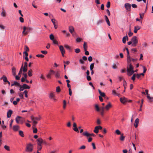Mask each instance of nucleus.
<instances>
[{
  "mask_svg": "<svg viewBox=\"0 0 153 153\" xmlns=\"http://www.w3.org/2000/svg\"><path fill=\"white\" fill-rule=\"evenodd\" d=\"M12 112L13 111L12 110H8L7 113V117L8 118H10L11 117Z\"/></svg>",
  "mask_w": 153,
  "mask_h": 153,
  "instance_id": "obj_16",
  "label": "nucleus"
},
{
  "mask_svg": "<svg viewBox=\"0 0 153 153\" xmlns=\"http://www.w3.org/2000/svg\"><path fill=\"white\" fill-rule=\"evenodd\" d=\"M60 50L61 53L65 52V51L63 48V47L62 45H60L59 46Z\"/></svg>",
  "mask_w": 153,
  "mask_h": 153,
  "instance_id": "obj_22",
  "label": "nucleus"
},
{
  "mask_svg": "<svg viewBox=\"0 0 153 153\" xmlns=\"http://www.w3.org/2000/svg\"><path fill=\"white\" fill-rule=\"evenodd\" d=\"M141 28V27L137 25V26H135L134 27V32L135 33H137V31L138 30H140Z\"/></svg>",
  "mask_w": 153,
  "mask_h": 153,
  "instance_id": "obj_13",
  "label": "nucleus"
},
{
  "mask_svg": "<svg viewBox=\"0 0 153 153\" xmlns=\"http://www.w3.org/2000/svg\"><path fill=\"white\" fill-rule=\"evenodd\" d=\"M65 47L69 51H71V48L70 47V46L68 45H66L65 46Z\"/></svg>",
  "mask_w": 153,
  "mask_h": 153,
  "instance_id": "obj_42",
  "label": "nucleus"
},
{
  "mask_svg": "<svg viewBox=\"0 0 153 153\" xmlns=\"http://www.w3.org/2000/svg\"><path fill=\"white\" fill-rule=\"evenodd\" d=\"M126 40H128V38L127 35L124 36L122 39L123 42L125 44L126 43Z\"/></svg>",
  "mask_w": 153,
  "mask_h": 153,
  "instance_id": "obj_19",
  "label": "nucleus"
},
{
  "mask_svg": "<svg viewBox=\"0 0 153 153\" xmlns=\"http://www.w3.org/2000/svg\"><path fill=\"white\" fill-rule=\"evenodd\" d=\"M110 1H108L107 3V4H106V7L109 8L110 7Z\"/></svg>",
  "mask_w": 153,
  "mask_h": 153,
  "instance_id": "obj_59",
  "label": "nucleus"
},
{
  "mask_svg": "<svg viewBox=\"0 0 153 153\" xmlns=\"http://www.w3.org/2000/svg\"><path fill=\"white\" fill-rule=\"evenodd\" d=\"M125 7L126 9L128 11H130L131 10V5L129 3H126L125 4Z\"/></svg>",
  "mask_w": 153,
  "mask_h": 153,
  "instance_id": "obj_8",
  "label": "nucleus"
},
{
  "mask_svg": "<svg viewBox=\"0 0 153 153\" xmlns=\"http://www.w3.org/2000/svg\"><path fill=\"white\" fill-rule=\"evenodd\" d=\"M28 91L26 90L24 91V92L23 93V95L25 94V97L27 98L28 97L27 95Z\"/></svg>",
  "mask_w": 153,
  "mask_h": 153,
  "instance_id": "obj_39",
  "label": "nucleus"
},
{
  "mask_svg": "<svg viewBox=\"0 0 153 153\" xmlns=\"http://www.w3.org/2000/svg\"><path fill=\"white\" fill-rule=\"evenodd\" d=\"M115 132L117 135H120L121 134V132L118 129L116 130L115 131Z\"/></svg>",
  "mask_w": 153,
  "mask_h": 153,
  "instance_id": "obj_51",
  "label": "nucleus"
},
{
  "mask_svg": "<svg viewBox=\"0 0 153 153\" xmlns=\"http://www.w3.org/2000/svg\"><path fill=\"white\" fill-rule=\"evenodd\" d=\"M139 120L138 118H137L135 120L134 124V126L135 128H136L137 127L138 124L139 123Z\"/></svg>",
  "mask_w": 153,
  "mask_h": 153,
  "instance_id": "obj_15",
  "label": "nucleus"
},
{
  "mask_svg": "<svg viewBox=\"0 0 153 153\" xmlns=\"http://www.w3.org/2000/svg\"><path fill=\"white\" fill-rule=\"evenodd\" d=\"M33 71L31 69H30L28 71V74L29 76H32V72Z\"/></svg>",
  "mask_w": 153,
  "mask_h": 153,
  "instance_id": "obj_30",
  "label": "nucleus"
},
{
  "mask_svg": "<svg viewBox=\"0 0 153 153\" xmlns=\"http://www.w3.org/2000/svg\"><path fill=\"white\" fill-rule=\"evenodd\" d=\"M1 15L3 17H5L6 16V13L4 10L1 13Z\"/></svg>",
  "mask_w": 153,
  "mask_h": 153,
  "instance_id": "obj_52",
  "label": "nucleus"
},
{
  "mask_svg": "<svg viewBox=\"0 0 153 153\" xmlns=\"http://www.w3.org/2000/svg\"><path fill=\"white\" fill-rule=\"evenodd\" d=\"M150 95H148V96H147V98L149 100V102H153V97H151L150 96Z\"/></svg>",
  "mask_w": 153,
  "mask_h": 153,
  "instance_id": "obj_28",
  "label": "nucleus"
},
{
  "mask_svg": "<svg viewBox=\"0 0 153 153\" xmlns=\"http://www.w3.org/2000/svg\"><path fill=\"white\" fill-rule=\"evenodd\" d=\"M94 63H91V64L90 66V68L91 71H92L93 70V69L94 68Z\"/></svg>",
  "mask_w": 153,
  "mask_h": 153,
  "instance_id": "obj_48",
  "label": "nucleus"
},
{
  "mask_svg": "<svg viewBox=\"0 0 153 153\" xmlns=\"http://www.w3.org/2000/svg\"><path fill=\"white\" fill-rule=\"evenodd\" d=\"M143 100L142 99L141 100V104L140 106V109L139 110L140 111H142V108L143 106Z\"/></svg>",
  "mask_w": 153,
  "mask_h": 153,
  "instance_id": "obj_43",
  "label": "nucleus"
},
{
  "mask_svg": "<svg viewBox=\"0 0 153 153\" xmlns=\"http://www.w3.org/2000/svg\"><path fill=\"white\" fill-rule=\"evenodd\" d=\"M22 85L23 87H24V88L25 89H29L30 88V87L26 84H24Z\"/></svg>",
  "mask_w": 153,
  "mask_h": 153,
  "instance_id": "obj_26",
  "label": "nucleus"
},
{
  "mask_svg": "<svg viewBox=\"0 0 153 153\" xmlns=\"http://www.w3.org/2000/svg\"><path fill=\"white\" fill-rule=\"evenodd\" d=\"M14 85L19 87V86H20V84L17 82L14 81V82L11 85V86H12Z\"/></svg>",
  "mask_w": 153,
  "mask_h": 153,
  "instance_id": "obj_18",
  "label": "nucleus"
},
{
  "mask_svg": "<svg viewBox=\"0 0 153 153\" xmlns=\"http://www.w3.org/2000/svg\"><path fill=\"white\" fill-rule=\"evenodd\" d=\"M4 148L7 151H10V147L7 145H5L4 146Z\"/></svg>",
  "mask_w": 153,
  "mask_h": 153,
  "instance_id": "obj_34",
  "label": "nucleus"
},
{
  "mask_svg": "<svg viewBox=\"0 0 153 153\" xmlns=\"http://www.w3.org/2000/svg\"><path fill=\"white\" fill-rule=\"evenodd\" d=\"M60 87L59 86H58L56 88V91L57 92H60Z\"/></svg>",
  "mask_w": 153,
  "mask_h": 153,
  "instance_id": "obj_56",
  "label": "nucleus"
},
{
  "mask_svg": "<svg viewBox=\"0 0 153 153\" xmlns=\"http://www.w3.org/2000/svg\"><path fill=\"white\" fill-rule=\"evenodd\" d=\"M54 36L52 34H51L50 35V38L51 40H53L54 39Z\"/></svg>",
  "mask_w": 153,
  "mask_h": 153,
  "instance_id": "obj_50",
  "label": "nucleus"
},
{
  "mask_svg": "<svg viewBox=\"0 0 153 153\" xmlns=\"http://www.w3.org/2000/svg\"><path fill=\"white\" fill-rule=\"evenodd\" d=\"M19 129V127L18 126H14L13 127V129L14 131H17Z\"/></svg>",
  "mask_w": 153,
  "mask_h": 153,
  "instance_id": "obj_21",
  "label": "nucleus"
},
{
  "mask_svg": "<svg viewBox=\"0 0 153 153\" xmlns=\"http://www.w3.org/2000/svg\"><path fill=\"white\" fill-rule=\"evenodd\" d=\"M31 120L33 121V126H35L37 124L38 122L36 121L33 120Z\"/></svg>",
  "mask_w": 153,
  "mask_h": 153,
  "instance_id": "obj_44",
  "label": "nucleus"
},
{
  "mask_svg": "<svg viewBox=\"0 0 153 153\" xmlns=\"http://www.w3.org/2000/svg\"><path fill=\"white\" fill-rule=\"evenodd\" d=\"M55 73L53 70H50L49 71V73L47 75V77L48 79H51V75Z\"/></svg>",
  "mask_w": 153,
  "mask_h": 153,
  "instance_id": "obj_6",
  "label": "nucleus"
},
{
  "mask_svg": "<svg viewBox=\"0 0 153 153\" xmlns=\"http://www.w3.org/2000/svg\"><path fill=\"white\" fill-rule=\"evenodd\" d=\"M51 21L54 26V27L55 29H57V26L56 25V24L57 23V22L56 21V19H51Z\"/></svg>",
  "mask_w": 153,
  "mask_h": 153,
  "instance_id": "obj_12",
  "label": "nucleus"
},
{
  "mask_svg": "<svg viewBox=\"0 0 153 153\" xmlns=\"http://www.w3.org/2000/svg\"><path fill=\"white\" fill-rule=\"evenodd\" d=\"M94 132L96 134H97L98 133L99 129L98 128V127L96 126L95 127L94 129Z\"/></svg>",
  "mask_w": 153,
  "mask_h": 153,
  "instance_id": "obj_37",
  "label": "nucleus"
},
{
  "mask_svg": "<svg viewBox=\"0 0 153 153\" xmlns=\"http://www.w3.org/2000/svg\"><path fill=\"white\" fill-rule=\"evenodd\" d=\"M135 77H136V74H134L131 77V79L133 80V81H134L135 79Z\"/></svg>",
  "mask_w": 153,
  "mask_h": 153,
  "instance_id": "obj_63",
  "label": "nucleus"
},
{
  "mask_svg": "<svg viewBox=\"0 0 153 153\" xmlns=\"http://www.w3.org/2000/svg\"><path fill=\"white\" fill-rule=\"evenodd\" d=\"M19 20L20 22L22 23H23L24 22V19L22 17H19Z\"/></svg>",
  "mask_w": 153,
  "mask_h": 153,
  "instance_id": "obj_60",
  "label": "nucleus"
},
{
  "mask_svg": "<svg viewBox=\"0 0 153 153\" xmlns=\"http://www.w3.org/2000/svg\"><path fill=\"white\" fill-rule=\"evenodd\" d=\"M55 97V94H54V93H53L52 92L51 93L49 94V97L51 99H52L54 97Z\"/></svg>",
  "mask_w": 153,
  "mask_h": 153,
  "instance_id": "obj_24",
  "label": "nucleus"
},
{
  "mask_svg": "<svg viewBox=\"0 0 153 153\" xmlns=\"http://www.w3.org/2000/svg\"><path fill=\"white\" fill-rule=\"evenodd\" d=\"M127 52V62L128 63H129L130 62L131 59L130 56L129 55V51Z\"/></svg>",
  "mask_w": 153,
  "mask_h": 153,
  "instance_id": "obj_17",
  "label": "nucleus"
},
{
  "mask_svg": "<svg viewBox=\"0 0 153 153\" xmlns=\"http://www.w3.org/2000/svg\"><path fill=\"white\" fill-rule=\"evenodd\" d=\"M42 146H37V151L39 152V151H40L42 149Z\"/></svg>",
  "mask_w": 153,
  "mask_h": 153,
  "instance_id": "obj_57",
  "label": "nucleus"
},
{
  "mask_svg": "<svg viewBox=\"0 0 153 153\" xmlns=\"http://www.w3.org/2000/svg\"><path fill=\"white\" fill-rule=\"evenodd\" d=\"M12 72L13 75L15 76L16 75V68L14 67H13L12 68Z\"/></svg>",
  "mask_w": 153,
  "mask_h": 153,
  "instance_id": "obj_20",
  "label": "nucleus"
},
{
  "mask_svg": "<svg viewBox=\"0 0 153 153\" xmlns=\"http://www.w3.org/2000/svg\"><path fill=\"white\" fill-rule=\"evenodd\" d=\"M133 35V33L131 32V29H129V31L128 33V35L129 37H131Z\"/></svg>",
  "mask_w": 153,
  "mask_h": 153,
  "instance_id": "obj_47",
  "label": "nucleus"
},
{
  "mask_svg": "<svg viewBox=\"0 0 153 153\" xmlns=\"http://www.w3.org/2000/svg\"><path fill=\"white\" fill-rule=\"evenodd\" d=\"M98 91L101 97H104L105 96V94L104 93L102 92L100 90L98 89Z\"/></svg>",
  "mask_w": 153,
  "mask_h": 153,
  "instance_id": "obj_27",
  "label": "nucleus"
},
{
  "mask_svg": "<svg viewBox=\"0 0 153 153\" xmlns=\"http://www.w3.org/2000/svg\"><path fill=\"white\" fill-rule=\"evenodd\" d=\"M131 40L132 42V46L135 47L138 43L137 37L136 36H134L132 37Z\"/></svg>",
  "mask_w": 153,
  "mask_h": 153,
  "instance_id": "obj_3",
  "label": "nucleus"
},
{
  "mask_svg": "<svg viewBox=\"0 0 153 153\" xmlns=\"http://www.w3.org/2000/svg\"><path fill=\"white\" fill-rule=\"evenodd\" d=\"M82 134L87 137H88L90 136V134L87 131H86L82 133Z\"/></svg>",
  "mask_w": 153,
  "mask_h": 153,
  "instance_id": "obj_29",
  "label": "nucleus"
},
{
  "mask_svg": "<svg viewBox=\"0 0 153 153\" xmlns=\"http://www.w3.org/2000/svg\"><path fill=\"white\" fill-rule=\"evenodd\" d=\"M112 68L114 69H116L117 68V66L115 63H114L112 66Z\"/></svg>",
  "mask_w": 153,
  "mask_h": 153,
  "instance_id": "obj_49",
  "label": "nucleus"
},
{
  "mask_svg": "<svg viewBox=\"0 0 153 153\" xmlns=\"http://www.w3.org/2000/svg\"><path fill=\"white\" fill-rule=\"evenodd\" d=\"M31 120H39L41 119V117L40 116H39L38 117H34L33 116H31L30 117Z\"/></svg>",
  "mask_w": 153,
  "mask_h": 153,
  "instance_id": "obj_7",
  "label": "nucleus"
},
{
  "mask_svg": "<svg viewBox=\"0 0 153 153\" xmlns=\"http://www.w3.org/2000/svg\"><path fill=\"white\" fill-rule=\"evenodd\" d=\"M23 64H22V66L20 68H22V70L24 72H26L27 71V66H23Z\"/></svg>",
  "mask_w": 153,
  "mask_h": 153,
  "instance_id": "obj_10",
  "label": "nucleus"
},
{
  "mask_svg": "<svg viewBox=\"0 0 153 153\" xmlns=\"http://www.w3.org/2000/svg\"><path fill=\"white\" fill-rule=\"evenodd\" d=\"M38 146H42V143H43V140L41 138H39L36 140Z\"/></svg>",
  "mask_w": 153,
  "mask_h": 153,
  "instance_id": "obj_5",
  "label": "nucleus"
},
{
  "mask_svg": "<svg viewBox=\"0 0 153 153\" xmlns=\"http://www.w3.org/2000/svg\"><path fill=\"white\" fill-rule=\"evenodd\" d=\"M19 134L22 137H24L23 132L22 131L20 130L19 131Z\"/></svg>",
  "mask_w": 153,
  "mask_h": 153,
  "instance_id": "obj_35",
  "label": "nucleus"
},
{
  "mask_svg": "<svg viewBox=\"0 0 153 153\" xmlns=\"http://www.w3.org/2000/svg\"><path fill=\"white\" fill-rule=\"evenodd\" d=\"M19 96L20 97L21 99H23L24 98V96L23 93L21 92H19L18 93Z\"/></svg>",
  "mask_w": 153,
  "mask_h": 153,
  "instance_id": "obj_36",
  "label": "nucleus"
},
{
  "mask_svg": "<svg viewBox=\"0 0 153 153\" xmlns=\"http://www.w3.org/2000/svg\"><path fill=\"white\" fill-rule=\"evenodd\" d=\"M55 74V76L56 78H59L60 77V74L59 72L58 71L56 72H55V73H54Z\"/></svg>",
  "mask_w": 153,
  "mask_h": 153,
  "instance_id": "obj_32",
  "label": "nucleus"
},
{
  "mask_svg": "<svg viewBox=\"0 0 153 153\" xmlns=\"http://www.w3.org/2000/svg\"><path fill=\"white\" fill-rule=\"evenodd\" d=\"M80 50L79 49V48H76V49L75 50V52L76 53H79V52H80Z\"/></svg>",
  "mask_w": 153,
  "mask_h": 153,
  "instance_id": "obj_55",
  "label": "nucleus"
},
{
  "mask_svg": "<svg viewBox=\"0 0 153 153\" xmlns=\"http://www.w3.org/2000/svg\"><path fill=\"white\" fill-rule=\"evenodd\" d=\"M21 76V75H20V76L15 75V77L16 79V80H19L20 79Z\"/></svg>",
  "mask_w": 153,
  "mask_h": 153,
  "instance_id": "obj_58",
  "label": "nucleus"
},
{
  "mask_svg": "<svg viewBox=\"0 0 153 153\" xmlns=\"http://www.w3.org/2000/svg\"><path fill=\"white\" fill-rule=\"evenodd\" d=\"M112 94L118 96V94L116 93V91L115 90H113L112 91Z\"/></svg>",
  "mask_w": 153,
  "mask_h": 153,
  "instance_id": "obj_53",
  "label": "nucleus"
},
{
  "mask_svg": "<svg viewBox=\"0 0 153 153\" xmlns=\"http://www.w3.org/2000/svg\"><path fill=\"white\" fill-rule=\"evenodd\" d=\"M33 148V145L31 143H29L27 145L26 151L27 152H31L32 151Z\"/></svg>",
  "mask_w": 153,
  "mask_h": 153,
  "instance_id": "obj_4",
  "label": "nucleus"
},
{
  "mask_svg": "<svg viewBox=\"0 0 153 153\" xmlns=\"http://www.w3.org/2000/svg\"><path fill=\"white\" fill-rule=\"evenodd\" d=\"M22 118L21 117L19 116H18L16 117V122L17 123H19V121L20 120V118Z\"/></svg>",
  "mask_w": 153,
  "mask_h": 153,
  "instance_id": "obj_31",
  "label": "nucleus"
},
{
  "mask_svg": "<svg viewBox=\"0 0 153 153\" xmlns=\"http://www.w3.org/2000/svg\"><path fill=\"white\" fill-rule=\"evenodd\" d=\"M36 57H38L43 58L44 57V56L42 54H38L36 56Z\"/></svg>",
  "mask_w": 153,
  "mask_h": 153,
  "instance_id": "obj_54",
  "label": "nucleus"
},
{
  "mask_svg": "<svg viewBox=\"0 0 153 153\" xmlns=\"http://www.w3.org/2000/svg\"><path fill=\"white\" fill-rule=\"evenodd\" d=\"M32 30V28L30 27L24 26L22 34L23 35L26 36L28 34L30 31Z\"/></svg>",
  "mask_w": 153,
  "mask_h": 153,
  "instance_id": "obj_2",
  "label": "nucleus"
},
{
  "mask_svg": "<svg viewBox=\"0 0 153 153\" xmlns=\"http://www.w3.org/2000/svg\"><path fill=\"white\" fill-rule=\"evenodd\" d=\"M96 110L97 111H100V108L97 104H96L95 105Z\"/></svg>",
  "mask_w": 153,
  "mask_h": 153,
  "instance_id": "obj_33",
  "label": "nucleus"
},
{
  "mask_svg": "<svg viewBox=\"0 0 153 153\" xmlns=\"http://www.w3.org/2000/svg\"><path fill=\"white\" fill-rule=\"evenodd\" d=\"M57 152V151L56 149H54L53 150H52L50 152H49L48 153H56V152Z\"/></svg>",
  "mask_w": 153,
  "mask_h": 153,
  "instance_id": "obj_64",
  "label": "nucleus"
},
{
  "mask_svg": "<svg viewBox=\"0 0 153 153\" xmlns=\"http://www.w3.org/2000/svg\"><path fill=\"white\" fill-rule=\"evenodd\" d=\"M129 64V67L127 68L128 75L130 76L134 73V67L130 63Z\"/></svg>",
  "mask_w": 153,
  "mask_h": 153,
  "instance_id": "obj_1",
  "label": "nucleus"
},
{
  "mask_svg": "<svg viewBox=\"0 0 153 153\" xmlns=\"http://www.w3.org/2000/svg\"><path fill=\"white\" fill-rule=\"evenodd\" d=\"M53 42L54 44H55L58 45V42L57 41L56 39H54L53 40Z\"/></svg>",
  "mask_w": 153,
  "mask_h": 153,
  "instance_id": "obj_62",
  "label": "nucleus"
},
{
  "mask_svg": "<svg viewBox=\"0 0 153 153\" xmlns=\"http://www.w3.org/2000/svg\"><path fill=\"white\" fill-rule=\"evenodd\" d=\"M111 107L112 105L111 103L110 102H108L104 108L106 110L108 111Z\"/></svg>",
  "mask_w": 153,
  "mask_h": 153,
  "instance_id": "obj_11",
  "label": "nucleus"
},
{
  "mask_svg": "<svg viewBox=\"0 0 153 153\" xmlns=\"http://www.w3.org/2000/svg\"><path fill=\"white\" fill-rule=\"evenodd\" d=\"M63 109H65L66 108V101L65 100H64L63 101Z\"/></svg>",
  "mask_w": 153,
  "mask_h": 153,
  "instance_id": "obj_38",
  "label": "nucleus"
},
{
  "mask_svg": "<svg viewBox=\"0 0 153 153\" xmlns=\"http://www.w3.org/2000/svg\"><path fill=\"white\" fill-rule=\"evenodd\" d=\"M19 87H20L19 90L20 91H22L24 89H25L24 88V87H23L22 85H20V86H19Z\"/></svg>",
  "mask_w": 153,
  "mask_h": 153,
  "instance_id": "obj_46",
  "label": "nucleus"
},
{
  "mask_svg": "<svg viewBox=\"0 0 153 153\" xmlns=\"http://www.w3.org/2000/svg\"><path fill=\"white\" fill-rule=\"evenodd\" d=\"M104 17L108 25V26H110V23L109 22V20L107 16H106L105 15V16Z\"/></svg>",
  "mask_w": 153,
  "mask_h": 153,
  "instance_id": "obj_23",
  "label": "nucleus"
},
{
  "mask_svg": "<svg viewBox=\"0 0 153 153\" xmlns=\"http://www.w3.org/2000/svg\"><path fill=\"white\" fill-rule=\"evenodd\" d=\"M69 29L70 32L72 34L73 36H74V34L73 32L74 31V29L73 27L72 26H70Z\"/></svg>",
  "mask_w": 153,
  "mask_h": 153,
  "instance_id": "obj_14",
  "label": "nucleus"
},
{
  "mask_svg": "<svg viewBox=\"0 0 153 153\" xmlns=\"http://www.w3.org/2000/svg\"><path fill=\"white\" fill-rule=\"evenodd\" d=\"M86 147L84 145L81 146L79 148V149H85Z\"/></svg>",
  "mask_w": 153,
  "mask_h": 153,
  "instance_id": "obj_61",
  "label": "nucleus"
},
{
  "mask_svg": "<svg viewBox=\"0 0 153 153\" xmlns=\"http://www.w3.org/2000/svg\"><path fill=\"white\" fill-rule=\"evenodd\" d=\"M120 100L121 103L123 104H125L128 101L127 99L125 97H121L120 99Z\"/></svg>",
  "mask_w": 153,
  "mask_h": 153,
  "instance_id": "obj_9",
  "label": "nucleus"
},
{
  "mask_svg": "<svg viewBox=\"0 0 153 153\" xmlns=\"http://www.w3.org/2000/svg\"><path fill=\"white\" fill-rule=\"evenodd\" d=\"M125 137L123 136V134H121L120 139L121 141H123L124 140Z\"/></svg>",
  "mask_w": 153,
  "mask_h": 153,
  "instance_id": "obj_45",
  "label": "nucleus"
},
{
  "mask_svg": "<svg viewBox=\"0 0 153 153\" xmlns=\"http://www.w3.org/2000/svg\"><path fill=\"white\" fill-rule=\"evenodd\" d=\"M2 78L4 82H7L8 81L7 78L5 76H3Z\"/></svg>",
  "mask_w": 153,
  "mask_h": 153,
  "instance_id": "obj_41",
  "label": "nucleus"
},
{
  "mask_svg": "<svg viewBox=\"0 0 153 153\" xmlns=\"http://www.w3.org/2000/svg\"><path fill=\"white\" fill-rule=\"evenodd\" d=\"M100 109L101 110V114L102 116H103L104 114V109L105 108L104 107H102L100 108Z\"/></svg>",
  "mask_w": 153,
  "mask_h": 153,
  "instance_id": "obj_25",
  "label": "nucleus"
},
{
  "mask_svg": "<svg viewBox=\"0 0 153 153\" xmlns=\"http://www.w3.org/2000/svg\"><path fill=\"white\" fill-rule=\"evenodd\" d=\"M83 48H84V51H85L86 50H87V45L86 43L85 42H84V43Z\"/></svg>",
  "mask_w": 153,
  "mask_h": 153,
  "instance_id": "obj_40",
  "label": "nucleus"
}]
</instances>
